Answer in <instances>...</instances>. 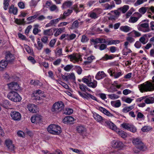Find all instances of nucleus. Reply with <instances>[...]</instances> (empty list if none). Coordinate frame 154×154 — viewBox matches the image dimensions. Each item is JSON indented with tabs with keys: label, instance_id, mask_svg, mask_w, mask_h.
<instances>
[{
	"label": "nucleus",
	"instance_id": "1",
	"mask_svg": "<svg viewBox=\"0 0 154 154\" xmlns=\"http://www.w3.org/2000/svg\"><path fill=\"white\" fill-rule=\"evenodd\" d=\"M139 90L141 92L151 91L154 90V82L147 81L138 85Z\"/></svg>",
	"mask_w": 154,
	"mask_h": 154
},
{
	"label": "nucleus",
	"instance_id": "2",
	"mask_svg": "<svg viewBox=\"0 0 154 154\" xmlns=\"http://www.w3.org/2000/svg\"><path fill=\"white\" fill-rule=\"evenodd\" d=\"M64 105L61 101H58L55 103L51 108V111L54 113H58L63 110Z\"/></svg>",
	"mask_w": 154,
	"mask_h": 154
},
{
	"label": "nucleus",
	"instance_id": "3",
	"mask_svg": "<svg viewBox=\"0 0 154 154\" xmlns=\"http://www.w3.org/2000/svg\"><path fill=\"white\" fill-rule=\"evenodd\" d=\"M47 131L49 133L54 134H58L61 132L60 127L58 125L51 124L47 128Z\"/></svg>",
	"mask_w": 154,
	"mask_h": 154
},
{
	"label": "nucleus",
	"instance_id": "4",
	"mask_svg": "<svg viewBox=\"0 0 154 154\" xmlns=\"http://www.w3.org/2000/svg\"><path fill=\"white\" fill-rule=\"evenodd\" d=\"M7 97L11 100L15 102H19L21 100V97L19 94L13 91L9 92L7 95Z\"/></svg>",
	"mask_w": 154,
	"mask_h": 154
},
{
	"label": "nucleus",
	"instance_id": "5",
	"mask_svg": "<svg viewBox=\"0 0 154 154\" xmlns=\"http://www.w3.org/2000/svg\"><path fill=\"white\" fill-rule=\"evenodd\" d=\"M137 28L139 31L143 32H148L150 30L149 24L147 23H144L138 24Z\"/></svg>",
	"mask_w": 154,
	"mask_h": 154
},
{
	"label": "nucleus",
	"instance_id": "6",
	"mask_svg": "<svg viewBox=\"0 0 154 154\" xmlns=\"http://www.w3.org/2000/svg\"><path fill=\"white\" fill-rule=\"evenodd\" d=\"M5 143L8 150L12 152H14L15 147L13 144L12 141L9 140H5Z\"/></svg>",
	"mask_w": 154,
	"mask_h": 154
},
{
	"label": "nucleus",
	"instance_id": "7",
	"mask_svg": "<svg viewBox=\"0 0 154 154\" xmlns=\"http://www.w3.org/2000/svg\"><path fill=\"white\" fill-rule=\"evenodd\" d=\"M132 142L136 146V147L140 150L142 149L144 147L143 143L140 139L138 138L134 139Z\"/></svg>",
	"mask_w": 154,
	"mask_h": 154
},
{
	"label": "nucleus",
	"instance_id": "8",
	"mask_svg": "<svg viewBox=\"0 0 154 154\" xmlns=\"http://www.w3.org/2000/svg\"><path fill=\"white\" fill-rule=\"evenodd\" d=\"M112 145V147L120 149L124 148L125 146L122 142L119 140L113 141Z\"/></svg>",
	"mask_w": 154,
	"mask_h": 154
},
{
	"label": "nucleus",
	"instance_id": "9",
	"mask_svg": "<svg viewBox=\"0 0 154 154\" xmlns=\"http://www.w3.org/2000/svg\"><path fill=\"white\" fill-rule=\"evenodd\" d=\"M11 116L14 120L19 121L20 119L21 116L20 113L17 111H12L11 113Z\"/></svg>",
	"mask_w": 154,
	"mask_h": 154
},
{
	"label": "nucleus",
	"instance_id": "10",
	"mask_svg": "<svg viewBox=\"0 0 154 154\" xmlns=\"http://www.w3.org/2000/svg\"><path fill=\"white\" fill-rule=\"evenodd\" d=\"M15 57L14 55L10 52L7 53L5 56V60L8 63H11L14 60Z\"/></svg>",
	"mask_w": 154,
	"mask_h": 154
},
{
	"label": "nucleus",
	"instance_id": "11",
	"mask_svg": "<svg viewBox=\"0 0 154 154\" xmlns=\"http://www.w3.org/2000/svg\"><path fill=\"white\" fill-rule=\"evenodd\" d=\"M42 117L39 115H36L31 117V122L32 123H35L36 124L42 122Z\"/></svg>",
	"mask_w": 154,
	"mask_h": 154
},
{
	"label": "nucleus",
	"instance_id": "12",
	"mask_svg": "<svg viewBox=\"0 0 154 154\" xmlns=\"http://www.w3.org/2000/svg\"><path fill=\"white\" fill-rule=\"evenodd\" d=\"M9 89L11 90L17 91L19 88L18 84L15 82H12L8 84Z\"/></svg>",
	"mask_w": 154,
	"mask_h": 154
},
{
	"label": "nucleus",
	"instance_id": "13",
	"mask_svg": "<svg viewBox=\"0 0 154 154\" xmlns=\"http://www.w3.org/2000/svg\"><path fill=\"white\" fill-rule=\"evenodd\" d=\"M67 57L69 58L70 61L73 62L74 63L78 62L80 60H81V58L80 56H79L78 57L74 54L68 55Z\"/></svg>",
	"mask_w": 154,
	"mask_h": 154
},
{
	"label": "nucleus",
	"instance_id": "14",
	"mask_svg": "<svg viewBox=\"0 0 154 154\" xmlns=\"http://www.w3.org/2000/svg\"><path fill=\"white\" fill-rule=\"evenodd\" d=\"M27 108L30 112L32 113H36L38 111L37 106L34 104H28Z\"/></svg>",
	"mask_w": 154,
	"mask_h": 154
},
{
	"label": "nucleus",
	"instance_id": "15",
	"mask_svg": "<svg viewBox=\"0 0 154 154\" xmlns=\"http://www.w3.org/2000/svg\"><path fill=\"white\" fill-rule=\"evenodd\" d=\"M60 17L55 19L52 20L50 21L49 23H47L45 25L46 27H50L52 26H55V25L58 23L60 20H61Z\"/></svg>",
	"mask_w": 154,
	"mask_h": 154
},
{
	"label": "nucleus",
	"instance_id": "16",
	"mask_svg": "<svg viewBox=\"0 0 154 154\" xmlns=\"http://www.w3.org/2000/svg\"><path fill=\"white\" fill-rule=\"evenodd\" d=\"M106 76V75L103 71H99L96 74L95 78L97 80H100Z\"/></svg>",
	"mask_w": 154,
	"mask_h": 154
},
{
	"label": "nucleus",
	"instance_id": "17",
	"mask_svg": "<svg viewBox=\"0 0 154 154\" xmlns=\"http://www.w3.org/2000/svg\"><path fill=\"white\" fill-rule=\"evenodd\" d=\"M74 118L70 116H68L66 117L63 119V122L66 124H71L74 121Z\"/></svg>",
	"mask_w": 154,
	"mask_h": 154
},
{
	"label": "nucleus",
	"instance_id": "18",
	"mask_svg": "<svg viewBox=\"0 0 154 154\" xmlns=\"http://www.w3.org/2000/svg\"><path fill=\"white\" fill-rule=\"evenodd\" d=\"M77 130L79 133L82 134H85L86 131V128L82 125L78 126Z\"/></svg>",
	"mask_w": 154,
	"mask_h": 154
},
{
	"label": "nucleus",
	"instance_id": "19",
	"mask_svg": "<svg viewBox=\"0 0 154 154\" xmlns=\"http://www.w3.org/2000/svg\"><path fill=\"white\" fill-rule=\"evenodd\" d=\"M9 12L10 14H13L14 15L17 14L18 10L16 7H14V6L12 5L9 8Z\"/></svg>",
	"mask_w": 154,
	"mask_h": 154
},
{
	"label": "nucleus",
	"instance_id": "20",
	"mask_svg": "<svg viewBox=\"0 0 154 154\" xmlns=\"http://www.w3.org/2000/svg\"><path fill=\"white\" fill-rule=\"evenodd\" d=\"M105 123L107 126L112 130H115L116 129V126L111 122L107 121L105 122Z\"/></svg>",
	"mask_w": 154,
	"mask_h": 154
},
{
	"label": "nucleus",
	"instance_id": "21",
	"mask_svg": "<svg viewBox=\"0 0 154 154\" xmlns=\"http://www.w3.org/2000/svg\"><path fill=\"white\" fill-rule=\"evenodd\" d=\"M111 4L108 3L105 4L104 7L106 10H111L112 8L115 7V5L113 1H112L111 2Z\"/></svg>",
	"mask_w": 154,
	"mask_h": 154
},
{
	"label": "nucleus",
	"instance_id": "22",
	"mask_svg": "<svg viewBox=\"0 0 154 154\" xmlns=\"http://www.w3.org/2000/svg\"><path fill=\"white\" fill-rule=\"evenodd\" d=\"M8 65L5 60H2L0 62V71H2L6 69Z\"/></svg>",
	"mask_w": 154,
	"mask_h": 154
},
{
	"label": "nucleus",
	"instance_id": "23",
	"mask_svg": "<svg viewBox=\"0 0 154 154\" xmlns=\"http://www.w3.org/2000/svg\"><path fill=\"white\" fill-rule=\"evenodd\" d=\"M99 109L100 111L103 112L105 115L110 117L113 116V115L111 114L109 111L106 109L105 108L102 107H99Z\"/></svg>",
	"mask_w": 154,
	"mask_h": 154
},
{
	"label": "nucleus",
	"instance_id": "24",
	"mask_svg": "<svg viewBox=\"0 0 154 154\" xmlns=\"http://www.w3.org/2000/svg\"><path fill=\"white\" fill-rule=\"evenodd\" d=\"M146 104H151L154 103V95L152 97H149L146 98L144 100Z\"/></svg>",
	"mask_w": 154,
	"mask_h": 154
},
{
	"label": "nucleus",
	"instance_id": "25",
	"mask_svg": "<svg viewBox=\"0 0 154 154\" xmlns=\"http://www.w3.org/2000/svg\"><path fill=\"white\" fill-rule=\"evenodd\" d=\"M111 103L112 106L115 107H119L121 105L120 101L119 100L115 101H112L111 102Z\"/></svg>",
	"mask_w": 154,
	"mask_h": 154
},
{
	"label": "nucleus",
	"instance_id": "26",
	"mask_svg": "<svg viewBox=\"0 0 154 154\" xmlns=\"http://www.w3.org/2000/svg\"><path fill=\"white\" fill-rule=\"evenodd\" d=\"M72 12V10L68 9L67 12L65 11L63 14V16L60 17L62 19H65L67 16L69 15Z\"/></svg>",
	"mask_w": 154,
	"mask_h": 154
},
{
	"label": "nucleus",
	"instance_id": "27",
	"mask_svg": "<svg viewBox=\"0 0 154 154\" xmlns=\"http://www.w3.org/2000/svg\"><path fill=\"white\" fill-rule=\"evenodd\" d=\"M93 116L95 120L98 122H100L104 120L101 116L97 113L94 114Z\"/></svg>",
	"mask_w": 154,
	"mask_h": 154
},
{
	"label": "nucleus",
	"instance_id": "28",
	"mask_svg": "<svg viewBox=\"0 0 154 154\" xmlns=\"http://www.w3.org/2000/svg\"><path fill=\"white\" fill-rule=\"evenodd\" d=\"M120 29L122 31L127 32L130 31L131 30V28L127 26H121Z\"/></svg>",
	"mask_w": 154,
	"mask_h": 154
},
{
	"label": "nucleus",
	"instance_id": "29",
	"mask_svg": "<svg viewBox=\"0 0 154 154\" xmlns=\"http://www.w3.org/2000/svg\"><path fill=\"white\" fill-rule=\"evenodd\" d=\"M97 82L96 80H94L93 82L90 81L89 83L88 84V86L90 87L94 88L97 85Z\"/></svg>",
	"mask_w": 154,
	"mask_h": 154
},
{
	"label": "nucleus",
	"instance_id": "30",
	"mask_svg": "<svg viewBox=\"0 0 154 154\" xmlns=\"http://www.w3.org/2000/svg\"><path fill=\"white\" fill-rule=\"evenodd\" d=\"M72 5V2L70 1H67L64 2L63 4L62 8H66L70 7Z\"/></svg>",
	"mask_w": 154,
	"mask_h": 154
},
{
	"label": "nucleus",
	"instance_id": "31",
	"mask_svg": "<svg viewBox=\"0 0 154 154\" xmlns=\"http://www.w3.org/2000/svg\"><path fill=\"white\" fill-rule=\"evenodd\" d=\"M65 28L63 27L62 28H60L58 29L55 33L54 34V35L55 37H57L58 35H59L62 32H64L65 31Z\"/></svg>",
	"mask_w": 154,
	"mask_h": 154
},
{
	"label": "nucleus",
	"instance_id": "32",
	"mask_svg": "<svg viewBox=\"0 0 154 154\" xmlns=\"http://www.w3.org/2000/svg\"><path fill=\"white\" fill-rule=\"evenodd\" d=\"M89 17H91L93 19H96L98 17V15L95 13L93 12H91L88 14Z\"/></svg>",
	"mask_w": 154,
	"mask_h": 154
},
{
	"label": "nucleus",
	"instance_id": "33",
	"mask_svg": "<svg viewBox=\"0 0 154 154\" xmlns=\"http://www.w3.org/2000/svg\"><path fill=\"white\" fill-rule=\"evenodd\" d=\"M34 26L33 33L35 35H36L38 32H40L41 30L38 29L39 25L38 24H35Z\"/></svg>",
	"mask_w": 154,
	"mask_h": 154
},
{
	"label": "nucleus",
	"instance_id": "34",
	"mask_svg": "<svg viewBox=\"0 0 154 154\" xmlns=\"http://www.w3.org/2000/svg\"><path fill=\"white\" fill-rule=\"evenodd\" d=\"M129 9V6L128 5H124L122 7L118 8V10H120L122 13H125Z\"/></svg>",
	"mask_w": 154,
	"mask_h": 154
},
{
	"label": "nucleus",
	"instance_id": "35",
	"mask_svg": "<svg viewBox=\"0 0 154 154\" xmlns=\"http://www.w3.org/2000/svg\"><path fill=\"white\" fill-rule=\"evenodd\" d=\"M134 105H132L127 107H125L122 109V112L124 113H127L131 110L134 108Z\"/></svg>",
	"mask_w": 154,
	"mask_h": 154
},
{
	"label": "nucleus",
	"instance_id": "36",
	"mask_svg": "<svg viewBox=\"0 0 154 154\" xmlns=\"http://www.w3.org/2000/svg\"><path fill=\"white\" fill-rule=\"evenodd\" d=\"M73 112V110L72 109L67 108H66L64 110L63 113L66 115H69L72 114Z\"/></svg>",
	"mask_w": 154,
	"mask_h": 154
},
{
	"label": "nucleus",
	"instance_id": "37",
	"mask_svg": "<svg viewBox=\"0 0 154 154\" xmlns=\"http://www.w3.org/2000/svg\"><path fill=\"white\" fill-rule=\"evenodd\" d=\"M43 34L45 35L50 36L53 35L52 30L51 29L45 30L43 32Z\"/></svg>",
	"mask_w": 154,
	"mask_h": 154
},
{
	"label": "nucleus",
	"instance_id": "38",
	"mask_svg": "<svg viewBox=\"0 0 154 154\" xmlns=\"http://www.w3.org/2000/svg\"><path fill=\"white\" fill-rule=\"evenodd\" d=\"M118 134L122 138H125L127 136V134L124 131L122 130H119L118 131Z\"/></svg>",
	"mask_w": 154,
	"mask_h": 154
},
{
	"label": "nucleus",
	"instance_id": "39",
	"mask_svg": "<svg viewBox=\"0 0 154 154\" xmlns=\"http://www.w3.org/2000/svg\"><path fill=\"white\" fill-rule=\"evenodd\" d=\"M2 105L4 107L6 108L10 105V103L8 100H3L2 103Z\"/></svg>",
	"mask_w": 154,
	"mask_h": 154
},
{
	"label": "nucleus",
	"instance_id": "40",
	"mask_svg": "<svg viewBox=\"0 0 154 154\" xmlns=\"http://www.w3.org/2000/svg\"><path fill=\"white\" fill-rule=\"evenodd\" d=\"M148 7H142L140 8L139 10V11L142 14H144L145 12L148 11Z\"/></svg>",
	"mask_w": 154,
	"mask_h": 154
},
{
	"label": "nucleus",
	"instance_id": "41",
	"mask_svg": "<svg viewBox=\"0 0 154 154\" xmlns=\"http://www.w3.org/2000/svg\"><path fill=\"white\" fill-rule=\"evenodd\" d=\"M108 96L109 98L112 100H115L117 99L119 97V96L118 95L115 94H108Z\"/></svg>",
	"mask_w": 154,
	"mask_h": 154
},
{
	"label": "nucleus",
	"instance_id": "42",
	"mask_svg": "<svg viewBox=\"0 0 154 154\" xmlns=\"http://www.w3.org/2000/svg\"><path fill=\"white\" fill-rule=\"evenodd\" d=\"M107 42V45H111L112 44H116L119 43L120 41L119 40H113L111 41H109Z\"/></svg>",
	"mask_w": 154,
	"mask_h": 154
},
{
	"label": "nucleus",
	"instance_id": "43",
	"mask_svg": "<svg viewBox=\"0 0 154 154\" xmlns=\"http://www.w3.org/2000/svg\"><path fill=\"white\" fill-rule=\"evenodd\" d=\"M132 125H131L128 123H123L121 125L122 127L128 130H129Z\"/></svg>",
	"mask_w": 154,
	"mask_h": 154
},
{
	"label": "nucleus",
	"instance_id": "44",
	"mask_svg": "<svg viewBox=\"0 0 154 154\" xmlns=\"http://www.w3.org/2000/svg\"><path fill=\"white\" fill-rule=\"evenodd\" d=\"M67 76L68 80L69 79H72V80H75V76L73 73H71L69 74V75L68 74Z\"/></svg>",
	"mask_w": 154,
	"mask_h": 154
},
{
	"label": "nucleus",
	"instance_id": "45",
	"mask_svg": "<svg viewBox=\"0 0 154 154\" xmlns=\"http://www.w3.org/2000/svg\"><path fill=\"white\" fill-rule=\"evenodd\" d=\"M38 40H39V41L37 42L38 46L37 47V48L38 50H41L43 48V45L42 43L40 41V39L38 38Z\"/></svg>",
	"mask_w": 154,
	"mask_h": 154
},
{
	"label": "nucleus",
	"instance_id": "46",
	"mask_svg": "<svg viewBox=\"0 0 154 154\" xmlns=\"http://www.w3.org/2000/svg\"><path fill=\"white\" fill-rule=\"evenodd\" d=\"M122 100L127 103H130L133 100V99L129 97L122 98Z\"/></svg>",
	"mask_w": 154,
	"mask_h": 154
},
{
	"label": "nucleus",
	"instance_id": "47",
	"mask_svg": "<svg viewBox=\"0 0 154 154\" xmlns=\"http://www.w3.org/2000/svg\"><path fill=\"white\" fill-rule=\"evenodd\" d=\"M151 129V128L150 127L148 126H145L142 128L141 130L143 132H147L149 131Z\"/></svg>",
	"mask_w": 154,
	"mask_h": 154
},
{
	"label": "nucleus",
	"instance_id": "48",
	"mask_svg": "<svg viewBox=\"0 0 154 154\" xmlns=\"http://www.w3.org/2000/svg\"><path fill=\"white\" fill-rule=\"evenodd\" d=\"M38 2L35 0H31L29 2L30 7H35L37 5Z\"/></svg>",
	"mask_w": 154,
	"mask_h": 154
},
{
	"label": "nucleus",
	"instance_id": "49",
	"mask_svg": "<svg viewBox=\"0 0 154 154\" xmlns=\"http://www.w3.org/2000/svg\"><path fill=\"white\" fill-rule=\"evenodd\" d=\"M9 0H4V10H6L7 9L9 5Z\"/></svg>",
	"mask_w": 154,
	"mask_h": 154
},
{
	"label": "nucleus",
	"instance_id": "50",
	"mask_svg": "<svg viewBox=\"0 0 154 154\" xmlns=\"http://www.w3.org/2000/svg\"><path fill=\"white\" fill-rule=\"evenodd\" d=\"M98 43H107L106 41L103 38H97V44Z\"/></svg>",
	"mask_w": 154,
	"mask_h": 154
},
{
	"label": "nucleus",
	"instance_id": "51",
	"mask_svg": "<svg viewBox=\"0 0 154 154\" xmlns=\"http://www.w3.org/2000/svg\"><path fill=\"white\" fill-rule=\"evenodd\" d=\"M79 22L77 20H75L72 24V29L78 28L79 27Z\"/></svg>",
	"mask_w": 154,
	"mask_h": 154
},
{
	"label": "nucleus",
	"instance_id": "52",
	"mask_svg": "<svg viewBox=\"0 0 154 154\" xmlns=\"http://www.w3.org/2000/svg\"><path fill=\"white\" fill-rule=\"evenodd\" d=\"M70 149L72 150L73 152L79 154H84L83 152L81 150H79L77 149H73L70 148Z\"/></svg>",
	"mask_w": 154,
	"mask_h": 154
},
{
	"label": "nucleus",
	"instance_id": "53",
	"mask_svg": "<svg viewBox=\"0 0 154 154\" xmlns=\"http://www.w3.org/2000/svg\"><path fill=\"white\" fill-rule=\"evenodd\" d=\"M37 17V16L36 15H34L33 16H31L28 17L27 19V20L29 21V22L28 23H30L31 22H33V19Z\"/></svg>",
	"mask_w": 154,
	"mask_h": 154
},
{
	"label": "nucleus",
	"instance_id": "54",
	"mask_svg": "<svg viewBox=\"0 0 154 154\" xmlns=\"http://www.w3.org/2000/svg\"><path fill=\"white\" fill-rule=\"evenodd\" d=\"M138 20V18L136 17H131L130 18L129 21L132 23H135Z\"/></svg>",
	"mask_w": 154,
	"mask_h": 154
},
{
	"label": "nucleus",
	"instance_id": "55",
	"mask_svg": "<svg viewBox=\"0 0 154 154\" xmlns=\"http://www.w3.org/2000/svg\"><path fill=\"white\" fill-rule=\"evenodd\" d=\"M87 95L88 97V98H87V100H88L90 98H91L92 100H94L95 101H97V98L91 95V94L88 93L87 94Z\"/></svg>",
	"mask_w": 154,
	"mask_h": 154
},
{
	"label": "nucleus",
	"instance_id": "56",
	"mask_svg": "<svg viewBox=\"0 0 154 154\" xmlns=\"http://www.w3.org/2000/svg\"><path fill=\"white\" fill-rule=\"evenodd\" d=\"M78 92L79 95L82 98L86 99L87 98H88V97L87 95V94H88V93L86 92V93H82L80 91H78Z\"/></svg>",
	"mask_w": 154,
	"mask_h": 154
},
{
	"label": "nucleus",
	"instance_id": "57",
	"mask_svg": "<svg viewBox=\"0 0 154 154\" xmlns=\"http://www.w3.org/2000/svg\"><path fill=\"white\" fill-rule=\"evenodd\" d=\"M73 67L72 65H68L64 68V69L66 71H69Z\"/></svg>",
	"mask_w": 154,
	"mask_h": 154
},
{
	"label": "nucleus",
	"instance_id": "58",
	"mask_svg": "<svg viewBox=\"0 0 154 154\" xmlns=\"http://www.w3.org/2000/svg\"><path fill=\"white\" fill-rule=\"evenodd\" d=\"M76 37V35L74 34H72L70 35H69L68 34V36L66 38L67 40H72L74 39Z\"/></svg>",
	"mask_w": 154,
	"mask_h": 154
},
{
	"label": "nucleus",
	"instance_id": "59",
	"mask_svg": "<svg viewBox=\"0 0 154 154\" xmlns=\"http://www.w3.org/2000/svg\"><path fill=\"white\" fill-rule=\"evenodd\" d=\"M126 40L130 43L134 42L135 41L134 39L133 38L130 36L126 37Z\"/></svg>",
	"mask_w": 154,
	"mask_h": 154
},
{
	"label": "nucleus",
	"instance_id": "60",
	"mask_svg": "<svg viewBox=\"0 0 154 154\" xmlns=\"http://www.w3.org/2000/svg\"><path fill=\"white\" fill-rule=\"evenodd\" d=\"M56 41V40L55 39L51 40L49 43V46L51 48L53 47Z\"/></svg>",
	"mask_w": 154,
	"mask_h": 154
},
{
	"label": "nucleus",
	"instance_id": "61",
	"mask_svg": "<svg viewBox=\"0 0 154 154\" xmlns=\"http://www.w3.org/2000/svg\"><path fill=\"white\" fill-rule=\"evenodd\" d=\"M120 10H118V8L117 10H115L114 11H111V13L114 12L115 15L117 17H119L120 14Z\"/></svg>",
	"mask_w": 154,
	"mask_h": 154
},
{
	"label": "nucleus",
	"instance_id": "62",
	"mask_svg": "<svg viewBox=\"0 0 154 154\" xmlns=\"http://www.w3.org/2000/svg\"><path fill=\"white\" fill-rule=\"evenodd\" d=\"M89 40V39L85 35H83L82 36L81 39V42H86Z\"/></svg>",
	"mask_w": 154,
	"mask_h": 154
},
{
	"label": "nucleus",
	"instance_id": "63",
	"mask_svg": "<svg viewBox=\"0 0 154 154\" xmlns=\"http://www.w3.org/2000/svg\"><path fill=\"white\" fill-rule=\"evenodd\" d=\"M107 48V45L104 44H101L99 46V49L102 51L104 50L106 48Z\"/></svg>",
	"mask_w": 154,
	"mask_h": 154
},
{
	"label": "nucleus",
	"instance_id": "64",
	"mask_svg": "<svg viewBox=\"0 0 154 154\" xmlns=\"http://www.w3.org/2000/svg\"><path fill=\"white\" fill-rule=\"evenodd\" d=\"M129 130L130 131L133 132V133H134L136 132L137 131V129L133 125H132L130 128H129Z\"/></svg>",
	"mask_w": 154,
	"mask_h": 154
}]
</instances>
